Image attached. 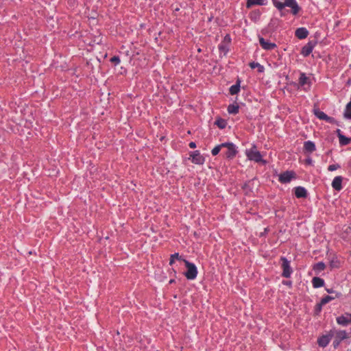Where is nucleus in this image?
<instances>
[{"label": "nucleus", "mask_w": 351, "mask_h": 351, "mask_svg": "<svg viewBox=\"0 0 351 351\" xmlns=\"http://www.w3.org/2000/svg\"><path fill=\"white\" fill-rule=\"evenodd\" d=\"M272 2L280 12H282L286 6L291 8V13L293 15H296L300 10V7L295 0H287L285 1L284 3L278 1V0H272Z\"/></svg>", "instance_id": "1"}, {"label": "nucleus", "mask_w": 351, "mask_h": 351, "mask_svg": "<svg viewBox=\"0 0 351 351\" xmlns=\"http://www.w3.org/2000/svg\"><path fill=\"white\" fill-rule=\"evenodd\" d=\"M246 156L250 160H253L256 162L265 163L266 162L263 160L262 155L258 152L255 145H253L250 149H246Z\"/></svg>", "instance_id": "2"}, {"label": "nucleus", "mask_w": 351, "mask_h": 351, "mask_svg": "<svg viewBox=\"0 0 351 351\" xmlns=\"http://www.w3.org/2000/svg\"><path fill=\"white\" fill-rule=\"evenodd\" d=\"M183 261L185 263V266L187 269L186 271L184 273L186 278L189 280H193L197 277V269L196 266L189 261L183 259Z\"/></svg>", "instance_id": "3"}, {"label": "nucleus", "mask_w": 351, "mask_h": 351, "mask_svg": "<svg viewBox=\"0 0 351 351\" xmlns=\"http://www.w3.org/2000/svg\"><path fill=\"white\" fill-rule=\"evenodd\" d=\"M281 267L282 268V276L285 278H290L292 274V269L290 266V261L285 257L280 258Z\"/></svg>", "instance_id": "4"}, {"label": "nucleus", "mask_w": 351, "mask_h": 351, "mask_svg": "<svg viewBox=\"0 0 351 351\" xmlns=\"http://www.w3.org/2000/svg\"><path fill=\"white\" fill-rule=\"evenodd\" d=\"M295 178V173L293 171H286L279 175V181L285 184L291 182L292 178Z\"/></svg>", "instance_id": "5"}, {"label": "nucleus", "mask_w": 351, "mask_h": 351, "mask_svg": "<svg viewBox=\"0 0 351 351\" xmlns=\"http://www.w3.org/2000/svg\"><path fill=\"white\" fill-rule=\"evenodd\" d=\"M225 147L227 148V151L225 153V156L227 158H234L237 153V150L236 149L235 145L232 143H224Z\"/></svg>", "instance_id": "6"}, {"label": "nucleus", "mask_w": 351, "mask_h": 351, "mask_svg": "<svg viewBox=\"0 0 351 351\" xmlns=\"http://www.w3.org/2000/svg\"><path fill=\"white\" fill-rule=\"evenodd\" d=\"M337 322L341 326H347L351 323V314L346 313L337 317Z\"/></svg>", "instance_id": "7"}, {"label": "nucleus", "mask_w": 351, "mask_h": 351, "mask_svg": "<svg viewBox=\"0 0 351 351\" xmlns=\"http://www.w3.org/2000/svg\"><path fill=\"white\" fill-rule=\"evenodd\" d=\"M192 162L197 165H202L204 162V158L199 151H195L191 155Z\"/></svg>", "instance_id": "8"}, {"label": "nucleus", "mask_w": 351, "mask_h": 351, "mask_svg": "<svg viewBox=\"0 0 351 351\" xmlns=\"http://www.w3.org/2000/svg\"><path fill=\"white\" fill-rule=\"evenodd\" d=\"M259 43L263 49L265 50H272L274 48L276 47V45L274 43H270L266 40H265L263 38L260 37L259 38Z\"/></svg>", "instance_id": "9"}, {"label": "nucleus", "mask_w": 351, "mask_h": 351, "mask_svg": "<svg viewBox=\"0 0 351 351\" xmlns=\"http://www.w3.org/2000/svg\"><path fill=\"white\" fill-rule=\"evenodd\" d=\"M343 178L341 176H338L334 178L332 182V188L339 191L342 189V182H343Z\"/></svg>", "instance_id": "10"}, {"label": "nucleus", "mask_w": 351, "mask_h": 351, "mask_svg": "<svg viewBox=\"0 0 351 351\" xmlns=\"http://www.w3.org/2000/svg\"><path fill=\"white\" fill-rule=\"evenodd\" d=\"M339 142L341 146L348 145L351 142V138L345 136L339 129L337 130Z\"/></svg>", "instance_id": "11"}, {"label": "nucleus", "mask_w": 351, "mask_h": 351, "mask_svg": "<svg viewBox=\"0 0 351 351\" xmlns=\"http://www.w3.org/2000/svg\"><path fill=\"white\" fill-rule=\"evenodd\" d=\"M315 44L312 41H309L306 45H305L301 51V53L304 56H308L313 51Z\"/></svg>", "instance_id": "12"}, {"label": "nucleus", "mask_w": 351, "mask_h": 351, "mask_svg": "<svg viewBox=\"0 0 351 351\" xmlns=\"http://www.w3.org/2000/svg\"><path fill=\"white\" fill-rule=\"evenodd\" d=\"M295 35L299 39H304L308 36V32L305 27H300L295 30Z\"/></svg>", "instance_id": "13"}, {"label": "nucleus", "mask_w": 351, "mask_h": 351, "mask_svg": "<svg viewBox=\"0 0 351 351\" xmlns=\"http://www.w3.org/2000/svg\"><path fill=\"white\" fill-rule=\"evenodd\" d=\"M294 189H295V195L298 198H304L307 196V191L304 187L297 186Z\"/></svg>", "instance_id": "14"}, {"label": "nucleus", "mask_w": 351, "mask_h": 351, "mask_svg": "<svg viewBox=\"0 0 351 351\" xmlns=\"http://www.w3.org/2000/svg\"><path fill=\"white\" fill-rule=\"evenodd\" d=\"M309 83V78L306 77L305 73H301L299 78V83L295 85L298 88H299L300 87L304 86L306 84H308Z\"/></svg>", "instance_id": "15"}, {"label": "nucleus", "mask_w": 351, "mask_h": 351, "mask_svg": "<svg viewBox=\"0 0 351 351\" xmlns=\"http://www.w3.org/2000/svg\"><path fill=\"white\" fill-rule=\"evenodd\" d=\"M317 343L319 346L325 348L327 346V345L329 343V335H322L320 338L317 340Z\"/></svg>", "instance_id": "16"}, {"label": "nucleus", "mask_w": 351, "mask_h": 351, "mask_svg": "<svg viewBox=\"0 0 351 351\" xmlns=\"http://www.w3.org/2000/svg\"><path fill=\"white\" fill-rule=\"evenodd\" d=\"M313 112L315 115L319 119L329 121V117L321 111L319 108H314Z\"/></svg>", "instance_id": "17"}, {"label": "nucleus", "mask_w": 351, "mask_h": 351, "mask_svg": "<svg viewBox=\"0 0 351 351\" xmlns=\"http://www.w3.org/2000/svg\"><path fill=\"white\" fill-rule=\"evenodd\" d=\"M304 149L306 152L312 153L315 150V143L310 141H306L304 144Z\"/></svg>", "instance_id": "18"}, {"label": "nucleus", "mask_w": 351, "mask_h": 351, "mask_svg": "<svg viewBox=\"0 0 351 351\" xmlns=\"http://www.w3.org/2000/svg\"><path fill=\"white\" fill-rule=\"evenodd\" d=\"M312 284L314 288H319L324 286V280L319 277H314L312 279Z\"/></svg>", "instance_id": "19"}, {"label": "nucleus", "mask_w": 351, "mask_h": 351, "mask_svg": "<svg viewBox=\"0 0 351 351\" xmlns=\"http://www.w3.org/2000/svg\"><path fill=\"white\" fill-rule=\"evenodd\" d=\"M329 302V295H326L324 298H323L320 302V303L317 304L315 307V312L316 313H319L322 310V306L324 304H327Z\"/></svg>", "instance_id": "20"}, {"label": "nucleus", "mask_w": 351, "mask_h": 351, "mask_svg": "<svg viewBox=\"0 0 351 351\" xmlns=\"http://www.w3.org/2000/svg\"><path fill=\"white\" fill-rule=\"evenodd\" d=\"M240 80H237L235 84L230 88V93L232 95L237 94L240 90Z\"/></svg>", "instance_id": "21"}, {"label": "nucleus", "mask_w": 351, "mask_h": 351, "mask_svg": "<svg viewBox=\"0 0 351 351\" xmlns=\"http://www.w3.org/2000/svg\"><path fill=\"white\" fill-rule=\"evenodd\" d=\"M348 337V335L345 330L337 331L335 334V338L339 339L341 341L346 339Z\"/></svg>", "instance_id": "22"}, {"label": "nucleus", "mask_w": 351, "mask_h": 351, "mask_svg": "<svg viewBox=\"0 0 351 351\" xmlns=\"http://www.w3.org/2000/svg\"><path fill=\"white\" fill-rule=\"evenodd\" d=\"M239 107L238 105L230 104L228 106V112L230 114H236L239 112Z\"/></svg>", "instance_id": "23"}, {"label": "nucleus", "mask_w": 351, "mask_h": 351, "mask_svg": "<svg viewBox=\"0 0 351 351\" xmlns=\"http://www.w3.org/2000/svg\"><path fill=\"white\" fill-rule=\"evenodd\" d=\"M265 0H247V8H250L252 5H264Z\"/></svg>", "instance_id": "24"}, {"label": "nucleus", "mask_w": 351, "mask_h": 351, "mask_svg": "<svg viewBox=\"0 0 351 351\" xmlns=\"http://www.w3.org/2000/svg\"><path fill=\"white\" fill-rule=\"evenodd\" d=\"M249 65L251 67V69H252L257 68L258 69V71L259 73H263L264 71V70H265L264 66L261 65L258 62H250Z\"/></svg>", "instance_id": "25"}, {"label": "nucleus", "mask_w": 351, "mask_h": 351, "mask_svg": "<svg viewBox=\"0 0 351 351\" xmlns=\"http://www.w3.org/2000/svg\"><path fill=\"white\" fill-rule=\"evenodd\" d=\"M344 116L346 119H351V102H349L346 108Z\"/></svg>", "instance_id": "26"}, {"label": "nucleus", "mask_w": 351, "mask_h": 351, "mask_svg": "<svg viewBox=\"0 0 351 351\" xmlns=\"http://www.w3.org/2000/svg\"><path fill=\"white\" fill-rule=\"evenodd\" d=\"M215 124L220 129H223L226 126V121L224 119L219 118L215 121Z\"/></svg>", "instance_id": "27"}, {"label": "nucleus", "mask_w": 351, "mask_h": 351, "mask_svg": "<svg viewBox=\"0 0 351 351\" xmlns=\"http://www.w3.org/2000/svg\"><path fill=\"white\" fill-rule=\"evenodd\" d=\"M225 143H221L220 145H217L216 147H215L212 151H211V153L213 154V156H216L219 154V152H220L221 149L223 148V147H225Z\"/></svg>", "instance_id": "28"}, {"label": "nucleus", "mask_w": 351, "mask_h": 351, "mask_svg": "<svg viewBox=\"0 0 351 351\" xmlns=\"http://www.w3.org/2000/svg\"><path fill=\"white\" fill-rule=\"evenodd\" d=\"M324 268H325V264L322 262H319V263H316L313 267V269L317 272L324 270Z\"/></svg>", "instance_id": "29"}, {"label": "nucleus", "mask_w": 351, "mask_h": 351, "mask_svg": "<svg viewBox=\"0 0 351 351\" xmlns=\"http://www.w3.org/2000/svg\"><path fill=\"white\" fill-rule=\"evenodd\" d=\"M219 49L221 52H223L224 55H226L228 51V47L227 43H222L219 45Z\"/></svg>", "instance_id": "30"}, {"label": "nucleus", "mask_w": 351, "mask_h": 351, "mask_svg": "<svg viewBox=\"0 0 351 351\" xmlns=\"http://www.w3.org/2000/svg\"><path fill=\"white\" fill-rule=\"evenodd\" d=\"M176 259H178V260H182V261H183V259H182V257L179 255V254H178V253H175V254H172V255L171 256V258H170L169 264H170V265H172V264L174 263V260H176Z\"/></svg>", "instance_id": "31"}, {"label": "nucleus", "mask_w": 351, "mask_h": 351, "mask_svg": "<svg viewBox=\"0 0 351 351\" xmlns=\"http://www.w3.org/2000/svg\"><path fill=\"white\" fill-rule=\"evenodd\" d=\"M341 264V261L339 260H336V261H334L333 259L332 260H330V267H338Z\"/></svg>", "instance_id": "32"}, {"label": "nucleus", "mask_w": 351, "mask_h": 351, "mask_svg": "<svg viewBox=\"0 0 351 351\" xmlns=\"http://www.w3.org/2000/svg\"><path fill=\"white\" fill-rule=\"evenodd\" d=\"M110 62L117 65L120 63V58L119 56H113L111 58Z\"/></svg>", "instance_id": "33"}, {"label": "nucleus", "mask_w": 351, "mask_h": 351, "mask_svg": "<svg viewBox=\"0 0 351 351\" xmlns=\"http://www.w3.org/2000/svg\"><path fill=\"white\" fill-rule=\"evenodd\" d=\"M340 342H341V340H339V339L335 338V339L333 341V343H332L333 346L335 348H337L338 346L339 345Z\"/></svg>", "instance_id": "34"}, {"label": "nucleus", "mask_w": 351, "mask_h": 351, "mask_svg": "<svg viewBox=\"0 0 351 351\" xmlns=\"http://www.w3.org/2000/svg\"><path fill=\"white\" fill-rule=\"evenodd\" d=\"M338 168H339V165L337 164L330 165V171L337 170Z\"/></svg>", "instance_id": "35"}, {"label": "nucleus", "mask_w": 351, "mask_h": 351, "mask_svg": "<svg viewBox=\"0 0 351 351\" xmlns=\"http://www.w3.org/2000/svg\"><path fill=\"white\" fill-rule=\"evenodd\" d=\"M336 297H337V293L330 290V300L335 299Z\"/></svg>", "instance_id": "36"}, {"label": "nucleus", "mask_w": 351, "mask_h": 351, "mask_svg": "<svg viewBox=\"0 0 351 351\" xmlns=\"http://www.w3.org/2000/svg\"><path fill=\"white\" fill-rule=\"evenodd\" d=\"M226 42H227V43H230V38L229 37V36H228V35H226V36H225V38H224V40H223V43H226Z\"/></svg>", "instance_id": "37"}, {"label": "nucleus", "mask_w": 351, "mask_h": 351, "mask_svg": "<svg viewBox=\"0 0 351 351\" xmlns=\"http://www.w3.org/2000/svg\"><path fill=\"white\" fill-rule=\"evenodd\" d=\"M305 163L307 165H311L312 164V160L310 158H308L305 160Z\"/></svg>", "instance_id": "38"}, {"label": "nucleus", "mask_w": 351, "mask_h": 351, "mask_svg": "<svg viewBox=\"0 0 351 351\" xmlns=\"http://www.w3.org/2000/svg\"><path fill=\"white\" fill-rule=\"evenodd\" d=\"M189 147H190L191 148H193V149L195 148V147H196V144H195V143H194V142H191V143H189Z\"/></svg>", "instance_id": "39"}, {"label": "nucleus", "mask_w": 351, "mask_h": 351, "mask_svg": "<svg viewBox=\"0 0 351 351\" xmlns=\"http://www.w3.org/2000/svg\"><path fill=\"white\" fill-rule=\"evenodd\" d=\"M284 284L287 285H291V281H286V282H284Z\"/></svg>", "instance_id": "40"}, {"label": "nucleus", "mask_w": 351, "mask_h": 351, "mask_svg": "<svg viewBox=\"0 0 351 351\" xmlns=\"http://www.w3.org/2000/svg\"><path fill=\"white\" fill-rule=\"evenodd\" d=\"M285 14H286V12H285V11H284V10H283L282 12H280V15H281L282 16H285Z\"/></svg>", "instance_id": "41"}, {"label": "nucleus", "mask_w": 351, "mask_h": 351, "mask_svg": "<svg viewBox=\"0 0 351 351\" xmlns=\"http://www.w3.org/2000/svg\"><path fill=\"white\" fill-rule=\"evenodd\" d=\"M174 282H175V280L171 279V280H169V284H172V283H173Z\"/></svg>", "instance_id": "42"}]
</instances>
